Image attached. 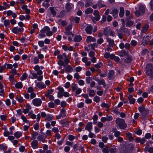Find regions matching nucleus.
<instances>
[{"label": "nucleus", "mask_w": 153, "mask_h": 153, "mask_svg": "<svg viewBox=\"0 0 153 153\" xmlns=\"http://www.w3.org/2000/svg\"><path fill=\"white\" fill-rule=\"evenodd\" d=\"M89 46L91 47L92 49H94L95 48L97 47V44L96 43H95L93 44H89Z\"/></svg>", "instance_id": "obj_37"}, {"label": "nucleus", "mask_w": 153, "mask_h": 153, "mask_svg": "<svg viewBox=\"0 0 153 153\" xmlns=\"http://www.w3.org/2000/svg\"><path fill=\"white\" fill-rule=\"evenodd\" d=\"M38 140L39 141H42L43 143L44 142V140L42 136H39L37 137Z\"/></svg>", "instance_id": "obj_54"}, {"label": "nucleus", "mask_w": 153, "mask_h": 153, "mask_svg": "<svg viewBox=\"0 0 153 153\" xmlns=\"http://www.w3.org/2000/svg\"><path fill=\"white\" fill-rule=\"evenodd\" d=\"M93 14L95 17H93L91 18L93 22L95 23L96 21H98L100 19V16L99 15V13L98 10H96L94 11Z\"/></svg>", "instance_id": "obj_5"}, {"label": "nucleus", "mask_w": 153, "mask_h": 153, "mask_svg": "<svg viewBox=\"0 0 153 153\" xmlns=\"http://www.w3.org/2000/svg\"><path fill=\"white\" fill-rule=\"evenodd\" d=\"M24 30L23 27H13L12 30V31L13 33L17 34L19 33L22 32Z\"/></svg>", "instance_id": "obj_7"}, {"label": "nucleus", "mask_w": 153, "mask_h": 153, "mask_svg": "<svg viewBox=\"0 0 153 153\" xmlns=\"http://www.w3.org/2000/svg\"><path fill=\"white\" fill-rule=\"evenodd\" d=\"M31 109V107L29 104H27L25 106V108L23 109V112L26 114L29 112L30 110Z\"/></svg>", "instance_id": "obj_15"}, {"label": "nucleus", "mask_w": 153, "mask_h": 153, "mask_svg": "<svg viewBox=\"0 0 153 153\" xmlns=\"http://www.w3.org/2000/svg\"><path fill=\"white\" fill-rule=\"evenodd\" d=\"M84 104L83 102H81L78 103L77 106L79 108H81L83 106Z\"/></svg>", "instance_id": "obj_61"}, {"label": "nucleus", "mask_w": 153, "mask_h": 153, "mask_svg": "<svg viewBox=\"0 0 153 153\" xmlns=\"http://www.w3.org/2000/svg\"><path fill=\"white\" fill-rule=\"evenodd\" d=\"M67 55L66 53H64L62 55H60L58 56L57 57L60 60L64 59L66 58Z\"/></svg>", "instance_id": "obj_22"}, {"label": "nucleus", "mask_w": 153, "mask_h": 153, "mask_svg": "<svg viewBox=\"0 0 153 153\" xmlns=\"http://www.w3.org/2000/svg\"><path fill=\"white\" fill-rule=\"evenodd\" d=\"M102 65L101 63H99L96 64L95 65V67L96 68H100Z\"/></svg>", "instance_id": "obj_57"}, {"label": "nucleus", "mask_w": 153, "mask_h": 153, "mask_svg": "<svg viewBox=\"0 0 153 153\" xmlns=\"http://www.w3.org/2000/svg\"><path fill=\"white\" fill-rule=\"evenodd\" d=\"M98 84L100 85H102L104 86H106V84L105 83V81L103 79H102L98 81Z\"/></svg>", "instance_id": "obj_40"}, {"label": "nucleus", "mask_w": 153, "mask_h": 153, "mask_svg": "<svg viewBox=\"0 0 153 153\" xmlns=\"http://www.w3.org/2000/svg\"><path fill=\"white\" fill-rule=\"evenodd\" d=\"M82 39V37L80 36H76L74 38V40L76 42H79Z\"/></svg>", "instance_id": "obj_23"}, {"label": "nucleus", "mask_w": 153, "mask_h": 153, "mask_svg": "<svg viewBox=\"0 0 153 153\" xmlns=\"http://www.w3.org/2000/svg\"><path fill=\"white\" fill-rule=\"evenodd\" d=\"M53 119V117L52 115L48 114L45 118V120L49 121L52 120Z\"/></svg>", "instance_id": "obj_33"}, {"label": "nucleus", "mask_w": 153, "mask_h": 153, "mask_svg": "<svg viewBox=\"0 0 153 153\" xmlns=\"http://www.w3.org/2000/svg\"><path fill=\"white\" fill-rule=\"evenodd\" d=\"M70 94H69L67 92H64L63 93V96L65 97H69Z\"/></svg>", "instance_id": "obj_64"}, {"label": "nucleus", "mask_w": 153, "mask_h": 153, "mask_svg": "<svg viewBox=\"0 0 153 153\" xmlns=\"http://www.w3.org/2000/svg\"><path fill=\"white\" fill-rule=\"evenodd\" d=\"M53 16H55L56 15V11L54 8L53 7H51L49 8Z\"/></svg>", "instance_id": "obj_38"}, {"label": "nucleus", "mask_w": 153, "mask_h": 153, "mask_svg": "<svg viewBox=\"0 0 153 153\" xmlns=\"http://www.w3.org/2000/svg\"><path fill=\"white\" fill-rule=\"evenodd\" d=\"M72 88V91L73 92H74L76 90V89L78 88L77 85L75 84H73L72 85V86H71Z\"/></svg>", "instance_id": "obj_41"}, {"label": "nucleus", "mask_w": 153, "mask_h": 153, "mask_svg": "<svg viewBox=\"0 0 153 153\" xmlns=\"http://www.w3.org/2000/svg\"><path fill=\"white\" fill-rule=\"evenodd\" d=\"M73 5L70 3H67L66 4V10L67 12H70L71 9Z\"/></svg>", "instance_id": "obj_16"}, {"label": "nucleus", "mask_w": 153, "mask_h": 153, "mask_svg": "<svg viewBox=\"0 0 153 153\" xmlns=\"http://www.w3.org/2000/svg\"><path fill=\"white\" fill-rule=\"evenodd\" d=\"M7 146L3 144L0 145V150H2L4 151L7 149Z\"/></svg>", "instance_id": "obj_35"}, {"label": "nucleus", "mask_w": 153, "mask_h": 153, "mask_svg": "<svg viewBox=\"0 0 153 153\" xmlns=\"http://www.w3.org/2000/svg\"><path fill=\"white\" fill-rule=\"evenodd\" d=\"M94 100L96 102H98L100 101V97H99L96 96L94 97Z\"/></svg>", "instance_id": "obj_45"}, {"label": "nucleus", "mask_w": 153, "mask_h": 153, "mask_svg": "<svg viewBox=\"0 0 153 153\" xmlns=\"http://www.w3.org/2000/svg\"><path fill=\"white\" fill-rule=\"evenodd\" d=\"M37 74L31 72L29 76L31 79H33L37 78Z\"/></svg>", "instance_id": "obj_27"}, {"label": "nucleus", "mask_w": 153, "mask_h": 153, "mask_svg": "<svg viewBox=\"0 0 153 153\" xmlns=\"http://www.w3.org/2000/svg\"><path fill=\"white\" fill-rule=\"evenodd\" d=\"M65 35H69L71 34L72 37L74 36V34L72 33L70 31V30H66V31L65 32Z\"/></svg>", "instance_id": "obj_46"}, {"label": "nucleus", "mask_w": 153, "mask_h": 153, "mask_svg": "<svg viewBox=\"0 0 153 153\" xmlns=\"http://www.w3.org/2000/svg\"><path fill=\"white\" fill-rule=\"evenodd\" d=\"M73 68L70 65H66L65 68V71L67 73H71L73 71Z\"/></svg>", "instance_id": "obj_12"}, {"label": "nucleus", "mask_w": 153, "mask_h": 153, "mask_svg": "<svg viewBox=\"0 0 153 153\" xmlns=\"http://www.w3.org/2000/svg\"><path fill=\"white\" fill-rule=\"evenodd\" d=\"M107 41L109 43L110 46L112 47L114 44L113 40L111 39L108 38H107Z\"/></svg>", "instance_id": "obj_26"}, {"label": "nucleus", "mask_w": 153, "mask_h": 153, "mask_svg": "<svg viewBox=\"0 0 153 153\" xmlns=\"http://www.w3.org/2000/svg\"><path fill=\"white\" fill-rule=\"evenodd\" d=\"M92 127V123L91 122L88 123L86 127L85 128V130H88V131H90L91 130Z\"/></svg>", "instance_id": "obj_18"}, {"label": "nucleus", "mask_w": 153, "mask_h": 153, "mask_svg": "<svg viewBox=\"0 0 153 153\" xmlns=\"http://www.w3.org/2000/svg\"><path fill=\"white\" fill-rule=\"evenodd\" d=\"M103 39L102 38H100L97 39V42L98 44H101L103 43Z\"/></svg>", "instance_id": "obj_52"}, {"label": "nucleus", "mask_w": 153, "mask_h": 153, "mask_svg": "<svg viewBox=\"0 0 153 153\" xmlns=\"http://www.w3.org/2000/svg\"><path fill=\"white\" fill-rule=\"evenodd\" d=\"M65 111V110L64 109H62L60 111V114L56 116V118L59 119L62 117H64L66 116Z\"/></svg>", "instance_id": "obj_10"}, {"label": "nucleus", "mask_w": 153, "mask_h": 153, "mask_svg": "<svg viewBox=\"0 0 153 153\" xmlns=\"http://www.w3.org/2000/svg\"><path fill=\"white\" fill-rule=\"evenodd\" d=\"M96 41V39L94 37H93L91 36H87L86 39V42H95Z\"/></svg>", "instance_id": "obj_13"}, {"label": "nucleus", "mask_w": 153, "mask_h": 153, "mask_svg": "<svg viewBox=\"0 0 153 153\" xmlns=\"http://www.w3.org/2000/svg\"><path fill=\"white\" fill-rule=\"evenodd\" d=\"M128 54V53L125 51L123 50L121 51L120 53L119 56L121 57H123L124 56H127Z\"/></svg>", "instance_id": "obj_25"}, {"label": "nucleus", "mask_w": 153, "mask_h": 153, "mask_svg": "<svg viewBox=\"0 0 153 153\" xmlns=\"http://www.w3.org/2000/svg\"><path fill=\"white\" fill-rule=\"evenodd\" d=\"M53 92V89L48 90V92L45 94L46 96H48L49 95H51L52 94Z\"/></svg>", "instance_id": "obj_42"}, {"label": "nucleus", "mask_w": 153, "mask_h": 153, "mask_svg": "<svg viewBox=\"0 0 153 153\" xmlns=\"http://www.w3.org/2000/svg\"><path fill=\"white\" fill-rule=\"evenodd\" d=\"M101 106L102 107L108 108L110 106V104L109 103H102L101 104Z\"/></svg>", "instance_id": "obj_39"}, {"label": "nucleus", "mask_w": 153, "mask_h": 153, "mask_svg": "<svg viewBox=\"0 0 153 153\" xmlns=\"http://www.w3.org/2000/svg\"><path fill=\"white\" fill-rule=\"evenodd\" d=\"M49 2H45L43 3L42 4V6L45 8H48L49 6Z\"/></svg>", "instance_id": "obj_53"}, {"label": "nucleus", "mask_w": 153, "mask_h": 153, "mask_svg": "<svg viewBox=\"0 0 153 153\" xmlns=\"http://www.w3.org/2000/svg\"><path fill=\"white\" fill-rule=\"evenodd\" d=\"M110 13L113 15L114 18H116L118 16V10L116 8H111L110 10Z\"/></svg>", "instance_id": "obj_8"}, {"label": "nucleus", "mask_w": 153, "mask_h": 153, "mask_svg": "<svg viewBox=\"0 0 153 153\" xmlns=\"http://www.w3.org/2000/svg\"><path fill=\"white\" fill-rule=\"evenodd\" d=\"M114 71L113 70L110 71L108 74V77L110 79H112L113 78L114 76Z\"/></svg>", "instance_id": "obj_21"}, {"label": "nucleus", "mask_w": 153, "mask_h": 153, "mask_svg": "<svg viewBox=\"0 0 153 153\" xmlns=\"http://www.w3.org/2000/svg\"><path fill=\"white\" fill-rule=\"evenodd\" d=\"M133 24V22L132 21H128L126 23V26L128 27L131 26Z\"/></svg>", "instance_id": "obj_50"}, {"label": "nucleus", "mask_w": 153, "mask_h": 153, "mask_svg": "<svg viewBox=\"0 0 153 153\" xmlns=\"http://www.w3.org/2000/svg\"><path fill=\"white\" fill-rule=\"evenodd\" d=\"M15 87L17 88H21L22 87V83L20 82H18L15 85Z\"/></svg>", "instance_id": "obj_36"}, {"label": "nucleus", "mask_w": 153, "mask_h": 153, "mask_svg": "<svg viewBox=\"0 0 153 153\" xmlns=\"http://www.w3.org/2000/svg\"><path fill=\"white\" fill-rule=\"evenodd\" d=\"M4 24L6 28L9 30L10 28V23L9 21L7 20H5L4 21Z\"/></svg>", "instance_id": "obj_17"}, {"label": "nucleus", "mask_w": 153, "mask_h": 153, "mask_svg": "<svg viewBox=\"0 0 153 153\" xmlns=\"http://www.w3.org/2000/svg\"><path fill=\"white\" fill-rule=\"evenodd\" d=\"M38 143L37 140H34L31 143V146L34 149H37L38 148Z\"/></svg>", "instance_id": "obj_11"}, {"label": "nucleus", "mask_w": 153, "mask_h": 153, "mask_svg": "<svg viewBox=\"0 0 153 153\" xmlns=\"http://www.w3.org/2000/svg\"><path fill=\"white\" fill-rule=\"evenodd\" d=\"M145 6L144 5H141L139 7L138 10H137L135 12L136 15L139 17L143 14L145 12Z\"/></svg>", "instance_id": "obj_3"}, {"label": "nucleus", "mask_w": 153, "mask_h": 153, "mask_svg": "<svg viewBox=\"0 0 153 153\" xmlns=\"http://www.w3.org/2000/svg\"><path fill=\"white\" fill-rule=\"evenodd\" d=\"M82 92V90L81 89L78 88L76 89V91L75 94H76L78 95L80 94Z\"/></svg>", "instance_id": "obj_55"}, {"label": "nucleus", "mask_w": 153, "mask_h": 153, "mask_svg": "<svg viewBox=\"0 0 153 153\" xmlns=\"http://www.w3.org/2000/svg\"><path fill=\"white\" fill-rule=\"evenodd\" d=\"M45 31L44 30V28L40 31L39 36L41 38L45 37Z\"/></svg>", "instance_id": "obj_20"}, {"label": "nucleus", "mask_w": 153, "mask_h": 153, "mask_svg": "<svg viewBox=\"0 0 153 153\" xmlns=\"http://www.w3.org/2000/svg\"><path fill=\"white\" fill-rule=\"evenodd\" d=\"M131 45L133 46H135L137 44V41L134 40H132L131 42Z\"/></svg>", "instance_id": "obj_56"}, {"label": "nucleus", "mask_w": 153, "mask_h": 153, "mask_svg": "<svg viewBox=\"0 0 153 153\" xmlns=\"http://www.w3.org/2000/svg\"><path fill=\"white\" fill-rule=\"evenodd\" d=\"M114 135L116 137H118L120 134V133L118 131H114Z\"/></svg>", "instance_id": "obj_60"}, {"label": "nucleus", "mask_w": 153, "mask_h": 153, "mask_svg": "<svg viewBox=\"0 0 153 153\" xmlns=\"http://www.w3.org/2000/svg\"><path fill=\"white\" fill-rule=\"evenodd\" d=\"M6 68V64H5L4 65L1 66L0 68V73H1L3 72V70H4L5 68Z\"/></svg>", "instance_id": "obj_51"}, {"label": "nucleus", "mask_w": 153, "mask_h": 153, "mask_svg": "<svg viewBox=\"0 0 153 153\" xmlns=\"http://www.w3.org/2000/svg\"><path fill=\"white\" fill-rule=\"evenodd\" d=\"M32 102L34 105L36 106H39L41 105L42 101L40 99L36 98L33 99Z\"/></svg>", "instance_id": "obj_6"}, {"label": "nucleus", "mask_w": 153, "mask_h": 153, "mask_svg": "<svg viewBox=\"0 0 153 153\" xmlns=\"http://www.w3.org/2000/svg\"><path fill=\"white\" fill-rule=\"evenodd\" d=\"M89 95L90 97H94L95 95V92L94 90H90L89 92Z\"/></svg>", "instance_id": "obj_30"}, {"label": "nucleus", "mask_w": 153, "mask_h": 153, "mask_svg": "<svg viewBox=\"0 0 153 153\" xmlns=\"http://www.w3.org/2000/svg\"><path fill=\"white\" fill-rule=\"evenodd\" d=\"M128 99L129 100V102L131 104H133L135 102V100L133 97L132 95H129L128 97Z\"/></svg>", "instance_id": "obj_19"}, {"label": "nucleus", "mask_w": 153, "mask_h": 153, "mask_svg": "<svg viewBox=\"0 0 153 153\" xmlns=\"http://www.w3.org/2000/svg\"><path fill=\"white\" fill-rule=\"evenodd\" d=\"M149 28V25H146L143 27L141 30V32L144 33Z\"/></svg>", "instance_id": "obj_29"}, {"label": "nucleus", "mask_w": 153, "mask_h": 153, "mask_svg": "<svg viewBox=\"0 0 153 153\" xmlns=\"http://www.w3.org/2000/svg\"><path fill=\"white\" fill-rule=\"evenodd\" d=\"M25 149V147L24 146H21L19 148V150L20 152H24Z\"/></svg>", "instance_id": "obj_59"}, {"label": "nucleus", "mask_w": 153, "mask_h": 153, "mask_svg": "<svg viewBox=\"0 0 153 153\" xmlns=\"http://www.w3.org/2000/svg\"><path fill=\"white\" fill-rule=\"evenodd\" d=\"M91 80L92 79L91 77H88L86 78V82L87 84H89Z\"/></svg>", "instance_id": "obj_47"}, {"label": "nucleus", "mask_w": 153, "mask_h": 153, "mask_svg": "<svg viewBox=\"0 0 153 153\" xmlns=\"http://www.w3.org/2000/svg\"><path fill=\"white\" fill-rule=\"evenodd\" d=\"M115 122L117 127L121 129H124L127 127V124L123 119L118 118L116 119Z\"/></svg>", "instance_id": "obj_1"}, {"label": "nucleus", "mask_w": 153, "mask_h": 153, "mask_svg": "<svg viewBox=\"0 0 153 153\" xmlns=\"http://www.w3.org/2000/svg\"><path fill=\"white\" fill-rule=\"evenodd\" d=\"M93 12V10L91 8L89 7L85 10V13L86 14H88L92 13Z\"/></svg>", "instance_id": "obj_28"}, {"label": "nucleus", "mask_w": 153, "mask_h": 153, "mask_svg": "<svg viewBox=\"0 0 153 153\" xmlns=\"http://www.w3.org/2000/svg\"><path fill=\"white\" fill-rule=\"evenodd\" d=\"M38 135V133H37L34 132L33 134H31V139L32 140L35 139Z\"/></svg>", "instance_id": "obj_34"}, {"label": "nucleus", "mask_w": 153, "mask_h": 153, "mask_svg": "<svg viewBox=\"0 0 153 153\" xmlns=\"http://www.w3.org/2000/svg\"><path fill=\"white\" fill-rule=\"evenodd\" d=\"M22 135V133L20 131H17L14 134V136L16 138L20 137Z\"/></svg>", "instance_id": "obj_32"}, {"label": "nucleus", "mask_w": 153, "mask_h": 153, "mask_svg": "<svg viewBox=\"0 0 153 153\" xmlns=\"http://www.w3.org/2000/svg\"><path fill=\"white\" fill-rule=\"evenodd\" d=\"M21 119L23 120V121L25 122H28V121L27 120L26 118L24 115H22L21 117Z\"/></svg>", "instance_id": "obj_58"}, {"label": "nucleus", "mask_w": 153, "mask_h": 153, "mask_svg": "<svg viewBox=\"0 0 153 153\" xmlns=\"http://www.w3.org/2000/svg\"><path fill=\"white\" fill-rule=\"evenodd\" d=\"M103 93V91L102 90H99L98 91L97 94L99 96H101Z\"/></svg>", "instance_id": "obj_63"}, {"label": "nucleus", "mask_w": 153, "mask_h": 153, "mask_svg": "<svg viewBox=\"0 0 153 153\" xmlns=\"http://www.w3.org/2000/svg\"><path fill=\"white\" fill-rule=\"evenodd\" d=\"M27 77V74L26 73H24L21 77V80L23 81Z\"/></svg>", "instance_id": "obj_43"}, {"label": "nucleus", "mask_w": 153, "mask_h": 153, "mask_svg": "<svg viewBox=\"0 0 153 153\" xmlns=\"http://www.w3.org/2000/svg\"><path fill=\"white\" fill-rule=\"evenodd\" d=\"M146 74L150 77L153 78V66L151 64H148L146 67Z\"/></svg>", "instance_id": "obj_2"}, {"label": "nucleus", "mask_w": 153, "mask_h": 153, "mask_svg": "<svg viewBox=\"0 0 153 153\" xmlns=\"http://www.w3.org/2000/svg\"><path fill=\"white\" fill-rule=\"evenodd\" d=\"M110 28H106L103 31V33L105 36H109V33Z\"/></svg>", "instance_id": "obj_31"}, {"label": "nucleus", "mask_w": 153, "mask_h": 153, "mask_svg": "<svg viewBox=\"0 0 153 153\" xmlns=\"http://www.w3.org/2000/svg\"><path fill=\"white\" fill-rule=\"evenodd\" d=\"M38 43L39 46L41 47H42L44 45V42L43 41H40Z\"/></svg>", "instance_id": "obj_62"}, {"label": "nucleus", "mask_w": 153, "mask_h": 153, "mask_svg": "<svg viewBox=\"0 0 153 153\" xmlns=\"http://www.w3.org/2000/svg\"><path fill=\"white\" fill-rule=\"evenodd\" d=\"M145 109L144 107L143 106H140L138 108L139 111L141 113H143L145 111Z\"/></svg>", "instance_id": "obj_44"}, {"label": "nucleus", "mask_w": 153, "mask_h": 153, "mask_svg": "<svg viewBox=\"0 0 153 153\" xmlns=\"http://www.w3.org/2000/svg\"><path fill=\"white\" fill-rule=\"evenodd\" d=\"M85 27H86L85 30L86 33L88 34H91L92 32V26L85 23L81 25L82 29H83Z\"/></svg>", "instance_id": "obj_4"}, {"label": "nucleus", "mask_w": 153, "mask_h": 153, "mask_svg": "<svg viewBox=\"0 0 153 153\" xmlns=\"http://www.w3.org/2000/svg\"><path fill=\"white\" fill-rule=\"evenodd\" d=\"M74 77L76 79H78L81 78V76H79L78 73H75L74 74Z\"/></svg>", "instance_id": "obj_48"}, {"label": "nucleus", "mask_w": 153, "mask_h": 153, "mask_svg": "<svg viewBox=\"0 0 153 153\" xmlns=\"http://www.w3.org/2000/svg\"><path fill=\"white\" fill-rule=\"evenodd\" d=\"M34 91V89L31 87H29L27 88V91L29 93H31L33 92Z\"/></svg>", "instance_id": "obj_49"}, {"label": "nucleus", "mask_w": 153, "mask_h": 153, "mask_svg": "<svg viewBox=\"0 0 153 153\" xmlns=\"http://www.w3.org/2000/svg\"><path fill=\"white\" fill-rule=\"evenodd\" d=\"M44 30H45V31L46 35L47 36H50L52 35L53 32L50 31V29L48 27H44Z\"/></svg>", "instance_id": "obj_9"}, {"label": "nucleus", "mask_w": 153, "mask_h": 153, "mask_svg": "<svg viewBox=\"0 0 153 153\" xmlns=\"http://www.w3.org/2000/svg\"><path fill=\"white\" fill-rule=\"evenodd\" d=\"M36 86L41 89H42L46 88L45 85L44 84L43 82H38L36 84Z\"/></svg>", "instance_id": "obj_14"}, {"label": "nucleus", "mask_w": 153, "mask_h": 153, "mask_svg": "<svg viewBox=\"0 0 153 153\" xmlns=\"http://www.w3.org/2000/svg\"><path fill=\"white\" fill-rule=\"evenodd\" d=\"M124 8L122 7L120 8L119 16L121 17H122L124 15Z\"/></svg>", "instance_id": "obj_24"}]
</instances>
